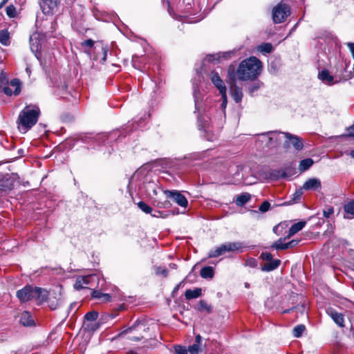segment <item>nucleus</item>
Instances as JSON below:
<instances>
[{
    "label": "nucleus",
    "instance_id": "nucleus-63",
    "mask_svg": "<svg viewBox=\"0 0 354 354\" xmlns=\"http://www.w3.org/2000/svg\"><path fill=\"white\" fill-rule=\"evenodd\" d=\"M169 267H170L171 269H176V268H177V266H176V264H175V263H170V264H169Z\"/></svg>",
    "mask_w": 354,
    "mask_h": 354
},
{
    "label": "nucleus",
    "instance_id": "nucleus-30",
    "mask_svg": "<svg viewBox=\"0 0 354 354\" xmlns=\"http://www.w3.org/2000/svg\"><path fill=\"white\" fill-rule=\"evenodd\" d=\"M200 274L203 279H212L214 275V269L210 266L204 267L201 270Z\"/></svg>",
    "mask_w": 354,
    "mask_h": 354
},
{
    "label": "nucleus",
    "instance_id": "nucleus-7",
    "mask_svg": "<svg viewBox=\"0 0 354 354\" xmlns=\"http://www.w3.org/2000/svg\"><path fill=\"white\" fill-rule=\"evenodd\" d=\"M164 194L167 198L173 199L178 205L183 207H187L188 201L185 196L177 190H164Z\"/></svg>",
    "mask_w": 354,
    "mask_h": 354
},
{
    "label": "nucleus",
    "instance_id": "nucleus-59",
    "mask_svg": "<svg viewBox=\"0 0 354 354\" xmlns=\"http://www.w3.org/2000/svg\"><path fill=\"white\" fill-rule=\"evenodd\" d=\"M201 341H202V337L200 335H198L196 336V339H195V343L194 344H198V345H200L201 343Z\"/></svg>",
    "mask_w": 354,
    "mask_h": 354
},
{
    "label": "nucleus",
    "instance_id": "nucleus-26",
    "mask_svg": "<svg viewBox=\"0 0 354 354\" xmlns=\"http://www.w3.org/2000/svg\"><path fill=\"white\" fill-rule=\"evenodd\" d=\"M202 295V290L196 288L194 290L188 289L185 292V297L187 299H192L199 297Z\"/></svg>",
    "mask_w": 354,
    "mask_h": 354
},
{
    "label": "nucleus",
    "instance_id": "nucleus-6",
    "mask_svg": "<svg viewBox=\"0 0 354 354\" xmlns=\"http://www.w3.org/2000/svg\"><path fill=\"white\" fill-rule=\"evenodd\" d=\"M97 280L98 278L95 275H89L78 277L74 285V288L78 290L83 288L92 289L93 285L91 284V283L95 282Z\"/></svg>",
    "mask_w": 354,
    "mask_h": 354
},
{
    "label": "nucleus",
    "instance_id": "nucleus-2",
    "mask_svg": "<svg viewBox=\"0 0 354 354\" xmlns=\"http://www.w3.org/2000/svg\"><path fill=\"white\" fill-rule=\"evenodd\" d=\"M40 109L35 104L26 106L19 113L17 118L18 129L26 133L38 121Z\"/></svg>",
    "mask_w": 354,
    "mask_h": 354
},
{
    "label": "nucleus",
    "instance_id": "nucleus-13",
    "mask_svg": "<svg viewBox=\"0 0 354 354\" xmlns=\"http://www.w3.org/2000/svg\"><path fill=\"white\" fill-rule=\"evenodd\" d=\"M306 221H299L297 223H291L289 225L288 231H286V238L290 239L295 234L300 232L306 225Z\"/></svg>",
    "mask_w": 354,
    "mask_h": 354
},
{
    "label": "nucleus",
    "instance_id": "nucleus-1",
    "mask_svg": "<svg viewBox=\"0 0 354 354\" xmlns=\"http://www.w3.org/2000/svg\"><path fill=\"white\" fill-rule=\"evenodd\" d=\"M262 68L261 62L256 57L252 56L239 64L236 75L239 80L241 81H252L260 75Z\"/></svg>",
    "mask_w": 354,
    "mask_h": 354
},
{
    "label": "nucleus",
    "instance_id": "nucleus-52",
    "mask_svg": "<svg viewBox=\"0 0 354 354\" xmlns=\"http://www.w3.org/2000/svg\"><path fill=\"white\" fill-rule=\"evenodd\" d=\"M260 84L259 83H254L252 84L249 88V92L250 94H252L254 92L257 91L259 88Z\"/></svg>",
    "mask_w": 354,
    "mask_h": 354
},
{
    "label": "nucleus",
    "instance_id": "nucleus-31",
    "mask_svg": "<svg viewBox=\"0 0 354 354\" xmlns=\"http://www.w3.org/2000/svg\"><path fill=\"white\" fill-rule=\"evenodd\" d=\"M0 43L4 46L10 44V33L6 29L0 30Z\"/></svg>",
    "mask_w": 354,
    "mask_h": 354
},
{
    "label": "nucleus",
    "instance_id": "nucleus-43",
    "mask_svg": "<svg viewBox=\"0 0 354 354\" xmlns=\"http://www.w3.org/2000/svg\"><path fill=\"white\" fill-rule=\"evenodd\" d=\"M270 207V203L268 201H264L259 206V209L261 212H266L269 210Z\"/></svg>",
    "mask_w": 354,
    "mask_h": 354
},
{
    "label": "nucleus",
    "instance_id": "nucleus-17",
    "mask_svg": "<svg viewBox=\"0 0 354 354\" xmlns=\"http://www.w3.org/2000/svg\"><path fill=\"white\" fill-rule=\"evenodd\" d=\"M283 132H279V131H270L266 133H263L262 136L268 135V145L270 147H275L279 141L281 140V136H283Z\"/></svg>",
    "mask_w": 354,
    "mask_h": 354
},
{
    "label": "nucleus",
    "instance_id": "nucleus-23",
    "mask_svg": "<svg viewBox=\"0 0 354 354\" xmlns=\"http://www.w3.org/2000/svg\"><path fill=\"white\" fill-rule=\"evenodd\" d=\"M232 55H234V53L232 51L209 55L206 57V60L211 62V61H214V60H218L221 58L228 59V58L231 57Z\"/></svg>",
    "mask_w": 354,
    "mask_h": 354
},
{
    "label": "nucleus",
    "instance_id": "nucleus-45",
    "mask_svg": "<svg viewBox=\"0 0 354 354\" xmlns=\"http://www.w3.org/2000/svg\"><path fill=\"white\" fill-rule=\"evenodd\" d=\"M156 206L158 208H169L171 206V204H170L169 201H165L163 202L158 201L156 203Z\"/></svg>",
    "mask_w": 354,
    "mask_h": 354
},
{
    "label": "nucleus",
    "instance_id": "nucleus-38",
    "mask_svg": "<svg viewBox=\"0 0 354 354\" xmlns=\"http://www.w3.org/2000/svg\"><path fill=\"white\" fill-rule=\"evenodd\" d=\"M6 12L10 18L15 17L17 15L16 8L13 5L8 6L6 9Z\"/></svg>",
    "mask_w": 354,
    "mask_h": 354
},
{
    "label": "nucleus",
    "instance_id": "nucleus-4",
    "mask_svg": "<svg viewBox=\"0 0 354 354\" xmlns=\"http://www.w3.org/2000/svg\"><path fill=\"white\" fill-rule=\"evenodd\" d=\"M290 14V8L285 3H279L272 10V19L275 24L283 22Z\"/></svg>",
    "mask_w": 354,
    "mask_h": 354
},
{
    "label": "nucleus",
    "instance_id": "nucleus-41",
    "mask_svg": "<svg viewBox=\"0 0 354 354\" xmlns=\"http://www.w3.org/2000/svg\"><path fill=\"white\" fill-rule=\"evenodd\" d=\"M199 346L200 345H198V344H194L189 346L187 351H189L190 354H198L200 351Z\"/></svg>",
    "mask_w": 354,
    "mask_h": 354
},
{
    "label": "nucleus",
    "instance_id": "nucleus-5",
    "mask_svg": "<svg viewBox=\"0 0 354 354\" xmlns=\"http://www.w3.org/2000/svg\"><path fill=\"white\" fill-rule=\"evenodd\" d=\"M283 136L286 138L283 143L284 148L288 149L292 145L297 151H301L303 149V142L299 136L288 132L283 133Z\"/></svg>",
    "mask_w": 354,
    "mask_h": 354
},
{
    "label": "nucleus",
    "instance_id": "nucleus-53",
    "mask_svg": "<svg viewBox=\"0 0 354 354\" xmlns=\"http://www.w3.org/2000/svg\"><path fill=\"white\" fill-rule=\"evenodd\" d=\"M221 95V97H222V107L223 108H225L226 106V104H227V94H226V91H221L220 92Z\"/></svg>",
    "mask_w": 354,
    "mask_h": 354
},
{
    "label": "nucleus",
    "instance_id": "nucleus-64",
    "mask_svg": "<svg viewBox=\"0 0 354 354\" xmlns=\"http://www.w3.org/2000/svg\"><path fill=\"white\" fill-rule=\"evenodd\" d=\"M350 156L354 158V150H352L351 152H350Z\"/></svg>",
    "mask_w": 354,
    "mask_h": 354
},
{
    "label": "nucleus",
    "instance_id": "nucleus-8",
    "mask_svg": "<svg viewBox=\"0 0 354 354\" xmlns=\"http://www.w3.org/2000/svg\"><path fill=\"white\" fill-rule=\"evenodd\" d=\"M39 3L43 13L53 15L57 8L59 0H39Z\"/></svg>",
    "mask_w": 354,
    "mask_h": 354
},
{
    "label": "nucleus",
    "instance_id": "nucleus-62",
    "mask_svg": "<svg viewBox=\"0 0 354 354\" xmlns=\"http://www.w3.org/2000/svg\"><path fill=\"white\" fill-rule=\"evenodd\" d=\"M8 0H3L1 3H0V9H1L4 5L7 3Z\"/></svg>",
    "mask_w": 354,
    "mask_h": 354
},
{
    "label": "nucleus",
    "instance_id": "nucleus-51",
    "mask_svg": "<svg viewBox=\"0 0 354 354\" xmlns=\"http://www.w3.org/2000/svg\"><path fill=\"white\" fill-rule=\"evenodd\" d=\"M103 293L99 290H93L91 296L93 298L100 299H102Z\"/></svg>",
    "mask_w": 354,
    "mask_h": 354
},
{
    "label": "nucleus",
    "instance_id": "nucleus-24",
    "mask_svg": "<svg viewBox=\"0 0 354 354\" xmlns=\"http://www.w3.org/2000/svg\"><path fill=\"white\" fill-rule=\"evenodd\" d=\"M20 322L25 326H32L34 325V320L28 311H24L20 316Z\"/></svg>",
    "mask_w": 354,
    "mask_h": 354
},
{
    "label": "nucleus",
    "instance_id": "nucleus-12",
    "mask_svg": "<svg viewBox=\"0 0 354 354\" xmlns=\"http://www.w3.org/2000/svg\"><path fill=\"white\" fill-rule=\"evenodd\" d=\"M3 93L7 95H17L21 92V82L18 79L12 80L7 86L3 88Z\"/></svg>",
    "mask_w": 354,
    "mask_h": 354
},
{
    "label": "nucleus",
    "instance_id": "nucleus-37",
    "mask_svg": "<svg viewBox=\"0 0 354 354\" xmlns=\"http://www.w3.org/2000/svg\"><path fill=\"white\" fill-rule=\"evenodd\" d=\"M138 206L142 212L146 214H151L152 212V208L143 201H140L138 203Z\"/></svg>",
    "mask_w": 354,
    "mask_h": 354
},
{
    "label": "nucleus",
    "instance_id": "nucleus-20",
    "mask_svg": "<svg viewBox=\"0 0 354 354\" xmlns=\"http://www.w3.org/2000/svg\"><path fill=\"white\" fill-rule=\"evenodd\" d=\"M30 46L32 53L37 54L41 48V42L38 34H33L30 37Z\"/></svg>",
    "mask_w": 354,
    "mask_h": 354
},
{
    "label": "nucleus",
    "instance_id": "nucleus-18",
    "mask_svg": "<svg viewBox=\"0 0 354 354\" xmlns=\"http://www.w3.org/2000/svg\"><path fill=\"white\" fill-rule=\"evenodd\" d=\"M304 194V189L302 187L299 189H297L292 195L290 196V200L285 201L283 203V205H291L295 203H298L301 201L302 196Z\"/></svg>",
    "mask_w": 354,
    "mask_h": 354
},
{
    "label": "nucleus",
    "instance_id": "nucleus-46",
    "mask_svg": "<svg viewBox=\"0 0 354 354\" xmlns=\"http://www.w3.org/2000/svg\"><path fill=\"white\" fill-rule=\"evenodd\" d=\"M334 213V208L333 207H329L326 209H324L323 212L324 216L325 218H329L330 215Z\"/></svg>",
    "mask_w": 354,
    "mask_h": 354
},
{
    "label": "nucleus",
    "instance_id": "nucleus-33",
    "mask_svg": "<svg viewBox=\"0 0 354 354\" xmlns=\"http://www.w3.org/2000/svg\"><path fill=\"white\" fill-rule=\"evenodd\" d=\"M313 164V160L311 158H306L300 161L299 169L301 171L308 169Z\"/></svg>",
    "mask_w": 354,
    "mask_h": 354
},
{
    "label": "nucleus",
    "instance_id": "nucleus-10",
    "mask_svg": "<svg viewBox=\"0 0 354 354\" xmlns=\"http://www.w3.org/2000/svg\"><path fill=\"white\" fill-rule=\"evenodd\" d=\"M290 224V221H283L274 227V232L277 235L281 236L279 239L274 243H283V241L288 240V239L286 238V234H287L286 231H288Z\"/></svg>",
    "mask_w": 354,
    "mask_h": 354
},
{
    "label": "nucleus",
    "instance_id": "nucleus-14",
    "mask_svg": "<svg viewBox=\"0 0 354 354\" xmlns=\"http://www.w3.org/2000/svg\"><path fill=\"white\" fill-rule=\"evenodd\" d=\"M302 189L306 191H319L322 189L321 180L317 178H309L304 183Z\"/></svg>",
    "mask_w": 354,
    "mask_h": 354
},
{
    "label": "nucleus",
    "instance_id": "nucleus-29",
    "mask_svg": "<svg viewBox=\"0 0 354 354\" xmlns=\"http://www.w3.org/2000/svg\"><path fill=\"white\" fill-rule=\"evenodd\" d=\"M146 190L150 197L156 196L158 195V185L153 182H148L146 185Z\"/></svg>",
    "mask_w": 354,
    "mask_h": 354
},
{
    "label": "nucleus",
    "instance_id": "nucleus-39",
    "mask_svg": "<svg viewBox=\"0 0 354 354\" xmlns=\"http://www.w3.org/2000/svg\"><path fill=\"white\" fill-rule=\"evenodd\" d=\"M97 317L98 313L96 311H91L85 315L84 319L88 322H93L97 319Z\"/></svg>",
    "mask_w": 354,
    "mask_h": 354
},
{
    "label": "nucleus",
    "instance_id": "nucleus-27",
    "mask_svg": "<svg viewBox=\"0 0 354 354\" xmlns=\"http://www.w3.org/2000/svg\"><path fill=\"white\" fill-rule=\"evenodd\" d=\"M231 95L234 100L238 103L240 102L243 97V93L241 88L234 86L231 88Z\"/></svg>",
    "mask_w": 354,
    "mask_h": 354
},
{
    "label": "nucleus",
    "instance_id": "nucleus-28",
    "mask_svg": "<svg viewBox=\"0 0 354 354\" xmlns=\"http://www.w3.org/2000/svg\"><path fill=\"white\" fill-rule=\"evenodd\" d=\"M251 199V196L248 193H243L237 196L235 203L238 206H243Z\"/></svg>",
    "mask_w": 354,
    "mask_h": 354
},
{
    "label": "nucleus",
    "instance_id": "nucleus-61",
    "mask_svg": "<svg viewBox=\"0 0 354 354\" xmlns=\"http://www.w3.org/2000/svg\"><path fill=\"white\" fill-rule=\"evenodd\" d=\"M142 338V336H131V337H129V339L130 340H133V341H139Z\"/></svg>",
    "mask_w": 354,
    "mask_h": 354
},
{
    "label": "nucleus",
    "instance_id": "nucleus-50",
    "mask_svg": "<svg viewBox=\"0 0 354 354\" xmlns=\"http://www.w3.org/2000/svg\"><path fill=\"white\" fill-rule=\"evenodd\" d=\"M261 258L266 261L273 259L272 254L267 252H262L261 254Z\"/></svg>",
    "mask_w": 354,
    "mask_h": 354
},
{
    "label": "nucleus",
    "instance_id": "nucleus-9",
    "mask_svg": "<svg viewBox=\"0 0 354 354\" xmlns=\"http://www.w3.org/2000/svg\"><path fill=\"white\" fill-rule=\"evenodd\" d=\"M240 250V247L238 245H222L216 250L211 251L209 253V257H218L228 252H238Z\"/></svg>",
    "mask_w": 354,
    "mask_h": 354
},
{
    "label": "nucleus",
    "instance_id": "nucleus-35",
    "mask_svg": "<svg viewBox=\"0 0 354 354\" xmlns=\"http://www.w3.org/2000/svg\"><path fill=\"white\" fill-rule=\"evenodd\" d=\"M198 310L201 312L205 310L207 313H211L212 311V306L204 300H201L199 301Z\"/></svg>",
    "mask_w": 354,
    "mask_h": 354
},
{
    "label": "nucleus",
    "instance_id": "nucleus-54",
    "mask_svg": "<svg viewBox=\"0 0 354 354\" xmlns=\"http://www.w3.org/2000/svg\"><path fill=\"white\" fill-rule=\"evenodd\" d=\"M82 45L83 46H87L88 48H91L94 45V41L92 39H86L84 41H83L82 43Z\"/></svg>",
    "mask_w": 354,
    "mask_h": 354
},
{
    "label": "nucleus",
    "instance_id": "nucleus-60",
    "mask_svg": "<svg viewBox=\"0 0 354 354\" xmlns=\"http://www.w3.org/2000/svg\"><path fill=\"white\" fill-rule=\"evenodd\" d=\"M239 169L240 168L239 166H234L230 169L231 171L235 170L234 174L238 176L239 175Z\"/></svg>",
    "mask_w": 354,
    "mask_h": 354
},
{
    "label": "nucleus",
    "instance_id": "nucleus-16",
    "mask_svg": "<svg viewBox=\"0 0 354 354\" xmlns=\"http://www.w3.org/2000/svg\"><path fill=\"white\" fill-rule=\"evenodd\" d=\"M15 186V180L8 174L3 176L0 179V190L4 192H9L13 189Z\"/></svg>",
    "mask_w": 354,
    "mask_h": 354
},
{
    "label": "nucleus",
    "instance_id": "nucleus-40",
    "mask_svg": "<svg viewBox=\"0 0 354 354\" xmlns=\"http://www.w3.org/2000/svg\"><path fill=\"white\" fill-rule=\"evenodd\" d=\"M155 272L157 275H162L165 277H166L168 275V270L165 268L160 266L156 268Z\"/></svg>",
    "mask_w": 354,
    "mask_h": 354
},
{
    "label": "nucleus",
    "instance_id": "nucleus-34",
    "mask_svg": "<svg viewBox=\"0 0 354 354\" xmlns=\"http://www.w3.org/2000/svg\"><path fill=\"white\" fill-rule=\"evenodd\" d=\"M344 209L346 214L351 215V217L348 216V218H354V201H351L346 204Z\"/></svg>",
    "mask_w": 354,
    "mask_h": 354
},
{
    "label": "nucleus",
    "instance_id": "nucleus-47",
    "mask_svg": "<svg viewBox=\"0 0 354 354\" xmlns=\"http://www.w3.org/2000/svg\"><path fill=\"white\" fill-rule=\"evenodd\" d=\"M139 326H140V324L136 322L132 326H131V327L128 328L127 329H126L125 330H124L122 333V334H128V333H131L133 330H136Z\"/></svg>",
    "mask_w": 354,
    "mask_h": 354
},
{
    "label": "nucleus",
    "instance_id": "nucleus-19",
    "mask_svg": "<svg viewBox=\"0 0 354 354\" xmlns=\"http://www.w3.org/2000/svg\"><path fill=\"white\" fill-rule=\"evenodd\" d=\"M211 80L219 92L226 91V87L217 72L212 71L211 73Z\"/></svg>",
    "mask_w": 354,
    "mask_h": 354
},
{
    "label": "nucleus",
    "instance_id": "nucleus-11",
    "mask_svg": "<svg viewBox=\"0 0 354 354\" xmlns=\"http://www.w3.org/2000/svg\"><path fill=\"white\" fill-rule=\"evenodd\" d=\"M198 127L201 130L203 131V136L209 141H214L217 138V133H215L212 127L207 123V121L202 124V119H198Z\"/></svg>",
    "mask_w": 354,
    "mask_h": 354
},
{
    "label": "nucleus",
    "instance_id": "nucleus-21",
    "mask_svg": "<svg viewBox=\"0 0 354 354\" xmlns=\"http://www.w3.org/2000/svg\"><path fill=\"white\" fill-rule=\"evenodd\" d=\"M318 77L324 83L327 84L328 85H332L335 83L334 77L329 73L328 70L325 69L319 72Z\"/></svg>",
    "mask_w": 354,
    "mask_h": 354
},
{
    "label": "nucleus",
    "instance_id": "nucleus-25",
    "mask_svg": "<svg viewBox=\"0 0 354 354\" xmlns=\"http://www.w3.org/2000/svg\"><path fill=\"white\" fill-rule=\"evenodd\" d=\"M286 174L284 171L280 169H273L269 171L267 178L271 180H277L279 178H286Z\"/></svg>",
    "mask_w": 354,
    "mask_h": 354
},
{
    "label": "nucleus",
    "instance_id": "nucleus-57",
    "mask_svg": "<svg viewBox=\"0 0 354 354\" xmlns=\"http://www.w3.org/2000/svg\"><path fill=\"white\" fill-rule=\"evenodd\" d=\"M348 136L350 137H354V125L348 129Z\"/></svg>",
    "mask_w": 354,
    "mask_h": 354
},
{
    "label": "nucleus",
    "instance_id": "nucleus-3",
    "mask_svg": "<svg viewBox=\"0 0 354 354\" xmlns=\"http://www.w3.org/2000/svg\"><path fill=\"white\" fill-rule=\"evenodd\" d=\"M48 292L41 288L26 286L17 292V297L21 302H27L31 299L44 301L46 299Z\"/></svg>",
    "mask_w": 354,
    "mask_h": 354
},
{
    "label": "nucleus",
    "instance_id": "nucleus-49",
    "mask_svg": "<svg viewBox=\"0 0 354 354\" xmlns=\"http://www.w3.org/2000/svg\"><path fill=\"white\" fill-rule=\"evenodd\" d=\"M100 326V324H86V326H85V328L87 330H97Z\"/></svg>",
    "mask_w": 354,
    "mask_h": 354
},
{
    "label": "nucleus",
    "instance_id": "nucleus-56",
    "mask_svg": "<svg viewBox=\"0 0 354 354\" xmlns=\"http://www.w3.org/2000/svg\"><path fill=\"white\" fill-rule=\"evenodd\" d=\"M111 295L109 294L103 293L102 299L100 300L103 301H111Z\"/></svg>",
    "mask_w": 354,
    "mask_h": 354
},
{
    "label": "nucleus",
    "instance_id": "nucleus-32",
    "mask_svg": "<svg viewBox=\"0 0 354 354\" xmlns=\"http://www.w3.org/2000/svg\"><path fill=\"white\" fill-rule=\"evenodd\" d=\"M257 50L261 53H270L273 51V46L270 43H263L257 46Z\"/></svg>",
    "mask_w": 354,
    "mask_h": 354
},
{
    "label": "nucleus",
    "instance_id": "nucleus-15",
    "mask_svg": "<svg viewBox=\"0 0 354 354\" xmlns=\"http://www.w3.org/2000/svg\"><path fill=\"white\" fill-rule=\"evenodd\" d=\"M326 313L331 317L333 322L339 327H344V317L342 313H338L335 309L329 308L326 310Z\"/></svg>",
    "mask_w": 354,
    "mask_h": 354
},
{
    "label": "nucleus",
    "instance_id": "nucleus-22",
    "mask_svg": "<svg viewBox=\"0 0 354 354\" xmlns=\"http://www.w3.org/2000/svg\"><path fill=\"white\" fill-rule=\"evenodd\" d=\"M281 263L279 259H272L267 261L262 267L261 270L263 272H270L277 269Z\"/></svg>",
    "mask_w": 354,
    "mask_h": 354
},
{
    "label": "nucleus",
    "instance_id": "nucleus-48",
    "mask_svg": "<svg viewBox=\"0 0 354 354\" xmlns=\"http://www.w3.org/2000/svg\"><path fill=\"white\" fill-rule=\"evenodd\" d=\"M292 245H272V248H274L277 250H283L288 248H292Z\"/></svg>",
    "mask_w": 354,
    "mask_h": 354
},
{
    "label": "nucleus",
    "instance_id": "nucleus-36",
    "mask_svg": "<svg viewBox=\"0 0 354 354\" xmlns=\"http://www.w3.org/2000/svg\"><path fill=\"white\" fill-rule=\"evenodd\" d=\"M306 327L303 324L297 325L293 328V335L295 337H299L305 330Z\"/></svg>",
    "mask_w": 354,
    "mask_h": 354
},
{
    "label": "nucleus",
    "instance_id": "nucleus-55",
    "mask_svg": "<svg viewBox=\"0 0 354 354\" xmlns=\"http://www.w3.org/2000/svg\"><path fill=\"white\" fill-rule=\"evenodd\" d=\"M153 217L156 218H165L167 216V214H165L164 212L160 211H156L155 214H151Z\"/></svg>",
    "mask_w": 354,
    "mask_h": 354
},
{
    "label": "nucleus",
    "instance_id": "nucleus-58",
    "mask_svg": "<svg viewBox=\"0 0 354 354\" xmlns=\"http://www.w3.org/2000/svg\"><path fill=\"white\" fill-rule=\"evenodd\" d=\"M348 46L350 48V50L351 51L352 55L354 58V43H348Z\"/></svg>",
    "mask_w": 354,
    "mask_h": 354
},
{
    "label": "nucleus",
    "instance_id": "nucleus-44",
    "mask_svg": "<svg viewBox=\"0 0 354 354\" xmlns=\"http://www.w3.org/2000/svg\"><path fill=\"white\" fill-rule=\"evenodd\" d=\"M175 354H187V350L181 346H176L174 347Z\"/></svg>",
    "mask_w": 354,
    "mask_h": 354
},
{
    "label": "nucleus",
    "instance_id": "nucleus-42",
    "mask_svg": "<svg viewBox=\"0 0 354 354\" xmlns=\"http://www.w3.org/2000/svg\"><path fill=\"white\" fill-rule=\"evenodd\" d=\"M100 50L102 53V57L101 58L100 62L104 64L106 60L107 57V53H108V48L106 46H104V45H101Z\"/></svg>",
    "mask_w": 354,
    "mask_h": 354
}]
</instances>
